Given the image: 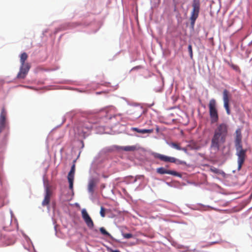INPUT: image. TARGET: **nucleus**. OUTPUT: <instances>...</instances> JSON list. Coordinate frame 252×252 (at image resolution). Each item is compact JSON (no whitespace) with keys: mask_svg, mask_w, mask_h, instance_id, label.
<instances>
[{"mask_svg":"<svg viewBox=\"0 0 252 252\" xmlns=\"http://www.w3.org/2000/svg\"><path fill=\"white\" fill-rule=\"evenodd\" d=\"M228 126L226 123L218 125L215 129L211 139V148L216 152L219 151L220 146L226 141L228 135Z\"/></svg>","mask_w":252,"mask_h":252,"instance_id":"nucleus-1","label":"nucleus"},{"mask_svg":"<svg viewBox=\"0 0 252 252\" xmlns=\"http://www.w3.org/2000/svg\"><path fill=\"white\" fill-rule=\"evenodd\" d=\"M241 135L240 132L238 130L236 131V136L235 139V147L236 148V155L237 156V162H238V170L239 171L242 168V167L246 158V152L247 149H244L242 147L241 142Z\"/></svg>","mask_w":252,"mask_h":252,"instance_id":"nucleus-2","label":"nucleus"},{"mask_svg":"<svg viewBox=\"0 0 252 252\" xmlns=\"http://www.w3.org/2000/svg\"><path fill=\"white\" fill-rule=\"evenodd\" d=\"M192 6V10L191 12L190 20L191 25L193 26L199 15L200 7V0H193Z\"/></svg>","mask_w":252,"mask_h":252,"instance_id":"nucleus-3","label":"nucleus"},{"mask_svg":"<svg viewBox=\"0 0 252 252\" xmlns=\"http://www.w3.org/2000/svg\"><path fill=\"white\" fill-rule=\"evenodd\" d=\"M209 114L212 123H215L219 120V115L216 108V102L214 99H212L209 104Z\"/></svg>","mask_w":252,"mask_h":252,"instance_id":"nucleus-4","label":"nucleus"},{"mask_svg":"<svg viewBox=\"0 0 252 252\" xmlns=\"http://www.w3.org/2000/svg\"><path fill=\"white\" fill-rule=\"evenodd\" d=\"M92 124L88 121L80 123L77 126L78 134L84 136L87 132L92 128Z\"/></svg>","mask_w":252,"mask_h":252,"instance_id":"nucleus-5","label":"nucleus"},{"mask_svg":"<svg viewBox=\"0 0 252 252\" xmlns=\"http://www.w3.org/2000/svg\"><path fill=\"white\" fill-rule=\"evenodd\" d=\"M229 99L230 94L229 92L226 89L224 90L223 91L224 107L225 108L228 115H230V110L229 109Z\"/></svg>","mask_w":252,"mask_h":252,"instance_id":"nucleus-6","label":"nucleus"},{"mask_svg":"<svg viewBox=\"0 0 252 252\" xmlns=\"http://www.w3.org/2000/svg\"><path fill=\"white\" fill-rule=\"evenodd\" d=\"M82 217L84 220L86 222L87 225L90 228H93L94 226V224L91 218L89 215L86 209H83L81 211Z\"/></svg>","mask_w":252,"mask_h":252,"instance_id":"nucleus-7","label":"nucleus"},{"mask_svg":"<svg viewBox=\"0 0 252 252\" xmlns=\"http://www.w3.org/2000/svg\"><path fill=\"white\" fill-rule=\"evenodd\" d=\"M31 66L28 63H26L24 65H21L20 67V71L17 74L18 78L24 79L25 78L26 75L28 73Z\"/></svg>","mask_w":252,"mask_h":252,"instance_id":"nucleus-8","label":"nucleus"},{"mask_svg":"<svg viewBox=\"0 0 252 252\" xmlns=\"http://www.w3.org/2000/svg\"><path fill=\"white\" fill-rule=\"evenodd\" d=\"M75 171V165L73 164L71 168V169L67 175V179L69 182V188L71 190H73V181L74 174Z\"/></svg>","mask_w":252,"mask_h":252,"instance_id":"nucleus-9","label":"nucleus"},{"mask_svg":"<svg viewBox=\"0 0 252 252\" xmlns=\"http://www.w3.org/2000/svg\"><path fill=\"white\" fill-rule=\"evenodd\" d=\"M154 157L155 158L164 162L175 163L177 160V159L174 157H168L158 153L155 154Z\"/></svg>","mask_w":252,"mask_h":252,"instance_id":"nucleus-10","label":"nucleus"},{"mask_svg":"<svg viewBox=\"0 0 252 252\" xmlns=\"http://www.w3.org/2000/svg\"><path fill=\"white\" fill-rule=\"evenodd\" d=\"M157 172L160 174H168L175 176L181 177V175L179 173L173 170H167L163 167L157 168Z\"/></svg>","mask_w":252,"mask_h":252,"instance_id":"nucleus-11","label":"nucleus"},{"mask_svg":"<svg viewBox=\"0 0 252 252\" xmlns=\"http://www.w3.org/2000/svg\"><path fill=\"white\" fill-rule=\"evenodd\" d=\"M6 117V111L4 107L1 109L0 115V133L4 128L5 126V121Z\"/></svg>","mask_w":252,"mask_h":252,"instance_id":"nucleus-12","label":"nucleus"},{"mask_svg":"<svg viewBox=\"0 0 252 252\" xmlns=\"http://www.w3.org/2000/svg\"><path fill=\"white\" fill-rule=\"evenodd\" d=\"M52 195V191L50 190L48 187H47L45 189V194L44 198L42 202V205L45 206L49 205L50 201V198Z\"/></svg>","mask_w":252,"mask_h":252,"instance_id":"nucleus-13","label":"nucleus"},{"mask_svg":"<svg viewBox=\"0 0 252 252\" xmlns=\"http://www.w3.org/2000/svg\"><path fill=\"white\" fill-rule=\"evenodd\" d=\"M96 184L97 182L94 179H92L89 182L88 190V191L92 194H93L94 192V188L96 186Z\"/></svg>","mask_w":252,"mask_h":252,"instance_id":"nucleus-14","label":"nucleus"},{"mask_svg":"<svg viewBox=\"0 0 252 252\" xmlns=\"http://www.w3.org/2000/svg\"><path fill=\"white\" fill-rule=\"evenodd\" d=\"M133 130L135 131L138 133H150L153 132L152 129H140L136 127H134L132 128Z\"/></svg>","mask_w":252,"mask_h":252,"instance_id":"nucleus-15","label":"nucleus"},{"mask_svg":"<svg viewBox=\"0 0 252 252\" xmlns=\"http://www.w3.org/2000/svg\"><path fill=\"white\" fill-rule=\"evenodd\" d=\"M28 58V55L26 53L24 52L20 56V63H21V65H24L25 64V61L27 60Z\"/></svg>","mask_w":252,"mask_h":252,"instance_id":"nucleus-16","label":"nucleus"},{"mask_svg":"<svg viewBox=\"0 0 252 252\" xmlns=\"http://www.w3.org/2000/svg\"><path fill=\"white\" fill-rule=\"evenodd\" d=\"M210 170L211 172L214 173H216V174H224V172L219 169H218L216 167H212L210 168Z\"/></svg>","mask_w":252,"mask_h":252,"instance_id":"nucleus-17","label":"nucleus"},{"mask_svg":"<svg viewBox=\"0 0 252 252\" xmlns=\"http://www.w3.org/2000/svg\"><path fill=\"white\" fill-rule=\"evenodd\" d=\"M99 230L101 234H102L103 235L107 236L110 238H112L111 235L109 233H108L104 227H100Z\"/></svg>","mask_w":252,"mask_h":252,"instance_id":"nucleus-18","label":"nucleus"},{"mask_svg":"<svg viewBox=\"0 0 252 252\" xmlns=\"http://www.w3.org/2000/svg\"><path fill=\"white\" fill-rule=\"evenodd\" d=\"M169 145L171 147H172V148H173L176 150H181V147L180 146V144L175 143V142H171V143L169 144Z\"/></svg>","mask_w":252,"mask_h":252,"instance_id":"nucleus-19","label":"nucleus"},{"mask_svg":"<svg viewBox=\"0 0 252 252\" xmlns=\"http://www.w3.org/2000/svg\"><path fill=\"white\" fill-rule=\"evenodd\" d=\"M122 149L125 151H133L135 150V147L133 146H125L122 148Z\"/></svg>","mask_w":252,"mask_h":252,"instance_id":"nucleus-20","label":"nucleus"},{"mask_svg":"<svg viewBox=\"0 0 252 252\" xmlns=\"http://www.w3.org/2000/svg\"><path fill=\"white\" fill-rule=\"evenodd\" d=\"M100 214L102 218L105 216V209L102 206L100 207Z\"/></svg>","mask_w":252,"mask_h":252,"instance_id":"nucleus-21","label":"nucleus"},{"mask_svg":"<svg viewBox=\"0 0 252 252\" xmlns=\"http://www.w3.org/2000/svg\"><path fill=\"white\" fill-rule=\"evenodd\" d=\"M122 235L126 239H129L133 237L132 234L131 233H122Z\"/></svg>","mask_w":252,"mask_h":252,"instance_id":"nucleus-22","label":"nucleus"},{"mask_svg":"<svg viewBox=\"0 0 252 252\" xmlns=\"http://www.w3.org/2000/svg\"><path fill=\"white\" fill-rule=\"evenodd\" d=\"M188 51L189 53V56L191 58H192L193 56V53H192V46L191 45H189L188 46Z\"/></svg>","mask_w":252,"mask_h":252,"instance_id":"nucleus-23","label":"nucleus"},{"mask_svg":"<svg viewBox=\"0 0 252 252\" xmlns=\"http://www.w3.org/2000/svg\"><path fill=\"white\" fill-rule=\"evenodd\" d=\"M230 66L235 70L237 71V70H239V67L236 65L231 64H230Z\"/></svg>","mask_w":252,"mask_h":252,"instance_id":"nucleus-24","label":"nucleus"},{"mask_svg":"<svg viewBox=\"0 0 252 252\" xmlns=\"http://www.w3.org/2000/svg\"><path fill=\"white\" fill-rule=\"evenodd\" d=\"M181 150L184 151L185 153H187V151H188L187 148H181Z\"/></svg>","mask_w":252,"mask_h":252,"instance_id":"nucleus-25","label":"nucleus"},{"mask_svg":"<svg viewBox=\"0 0 252 252\" xmlns=\"http://www.w3.org/2000/svg\"><path fill=\"white\" fill-rule=\"evenodd\" d=\"M111 252H121L118 250H112Z\"/></svg>","mask_w":252,"mask_h":252,"instance_id":"nucleus-26","label":"nucleus"},{"mask_svg":"<svg viewBox=\"0 0 252 252\" xmlns=\"http://www.w3.org/2000/svg\"><path fill=\"white\" fill-rule=\"evenodd\" d=\"M180 164H183V161H180Z\"/></svg>","mask_w":252,"mask_h":252,"instance_id":"nucleus-27","label":"nucleus"}]
</instances>
